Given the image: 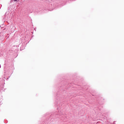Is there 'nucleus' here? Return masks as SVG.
<instances>
[{
	"mask_svg": "<svg viewBox=\"0 0 124 124\" xmlns=\"http://www.w3.org/2000/svg\"><path fill=\"white\" fill-rule=\"evenodd\" d=\"M14 1H17L18 0H14Z\"/></svg>",
	"mask_w": 124,
	"mask_h": 124,
	"instance_id": "obj_1",
	"label": "nucleus"
}]
</instances>
